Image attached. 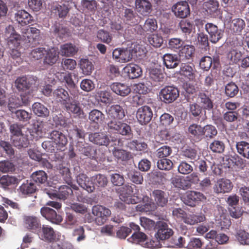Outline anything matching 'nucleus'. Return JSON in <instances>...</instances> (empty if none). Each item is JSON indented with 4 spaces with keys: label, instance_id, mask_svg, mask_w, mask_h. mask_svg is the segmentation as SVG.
<instances>
[{
    "label": "nucleus",
    "instance_id": "a19ab883",
    "mask_svg": "<svg viewBox=\"0 0 249 249\" xmlns=\"http://www.w3.org/2000/svg\"><path fill=\"white\" fill-rule=\"evenodd\" d=\"M195 51L194 46L192 45H185L182 46L179 51V56L182 59H190L193 56Z\"/></svg>",
    "mask_w": 249,
    "mask_h": 249
},
{
    "label": "nucleus",
    "instance_id": "423d86ee",
    "mask_svg": "<svg viewBox=\"0 0 249 249\" xmlns=\"http://www.w3.org/2000/svg\"><path fill=\"white\" fill-rule=\"evenodd\" d=\"M179 90L174 86H166L160 93V99L165 103H171L179 96Z\"/></svg>",
    "mask_w": 249,
    "mask_h": 249
},
{
    "label": "nucleus",
    "instance_id": "49530a36",
    "mask_svg": "<svg viewBox=\"0 0 249 249\" xmlns=\"http://www.w3.org/2000/svg\"><path fill=\"white\" fill-rule=\"evenodd\" d=\"M18 183L17 178L8 175L3 176L0 178V187L4 189H7L12 185Z\"/></svg>",
    "mask_w": 249,
    "mask_h": 249
},
{
    "label": "nucleus",
    "instance_id": "5701e85b",
    "mask_svg": "<svg viewBox=\"0 0 249 249\" xmlns=\"http://www.w3.org/2000/svg\"><path fill=\"white\" fill-rule=\"evenodd\" d=\"M49 197L51 198H58L65 200L73 194V191L71 187L67 185H62L59 188L58 191L55 193L47 192Z\"/></svg>",
    "mask_w": 249,
    "mask_h": 249
},
{
    "label": "nucleus",
    "instance_id": "0eeeda50",
    "mask_svg": "<svg viewBox=\"0 0 249 249\" xmlns=\"http://www.w3.org/2000/svg\"><path fill=\"white\" fill-rule=\"evenodd\" d=\"M24 227L29 231L36 233L41 228L40 219L34 215H25L23 218Z\"/></svg>",
    "mask_w": 249,
    "mask_h": 249
},
{
    "label": "nucleus",
    "instance_id": "774afa93",
    "mask_svg": "<svg viewBox=\"0 0 249 249\" xmlns=\"http://www.w3.org/2000/svg\"><path fill=\"white\" fill-rule=\"evenodd\" d=\"M124 20L129 25H134L137 24L136 16L131 9H126L124 12Z\"/></svg>",
    "mask_w": 249,
    "mask_h": 249
},
{
    "label": "nucleus",
    "instance_id": "c03bdc74",
    "mask_svg": "<svg viewBox=\"0 0 249 249\" xmlns=\"http://www.w3.org/2000/svg\"><path fill=\"white\" fill-rule=\"evenodd\" d=\"M31 178L33 181L38 185L45 183L48 179L47 174L43 170H38L33 172Z\"/></svg>",
    "mask_w": 249,
    "mask_h": 249
},
{
    "label": "nucleus",
    "instance_id": "c85d7f7f",
    "mask_svg": "<svg viewBox=\"0 0 249 249\" xmlns=\"http://www.w3.org/2000/svg\"><path fill=\"white\" fill-rule=\"evenodd\" d=\"M70 10V6L68 1H65L61 4H56L52 7L53 13L61 18L66 17Z\"/></svg>",
    "mask_w": 249,
    "mask_h": 249
},
{
    "label": "nucleus",
    "instance_id": "dca6fc26",
    "mask_svg": "<svg viewBox=\"0 0 249 249\" xmlns=\"http://www.w3.org/2000/svg\"><path fill=\"white\" fill-rule=\"evenodd\" d=\"M63 107L67 112L73 114L75 116L81 118L85 116L84 111L80 107V103L72 98Z\"/></svg>",
    "mask_w": 249,
    "mask_h": 249
},
{
    "label": "nucleus",
    "instance_id": "e2e57ef3",
    "mask_svg": "<svg viewBox=\"0 0 249 249\" xmlns=\"http://www.w3.org/2000/svg\"><path fill=\"white\" fill-rule=\"evenodd\" d=\"M96 95L99 98V100L103 103L107 104L112 102V97L109 91L99 90L97 92Z\"/></svg>",
    "mask_w": 249,
    "mask_h": 249
},
{
    "label": "nucleus",
    "instance_id": "412c9836",
    "mask_svg": "<svg viewBox=\"0 0 249 249\" xmlns=\"http://www.w3.org/2000/svg\"><path fill=\"white\" fill-rule=\"evenodd\" d=\"M152 196L154 198L155 204L158 207H164L168 202V195L161 190H154L152 191Z\"/></svg>",
    "mask_w": 249,
    "mask_h": 249
},
{
    "label": "nucleus",
    "instance_id": "b1692460",
    "mask_svg": "<svg viewBox=\"0 0 249 249\" xmlns=\"http://www.w3.org/2000/svg\"><path fill=\"white\" fill-rule=\"evenodd\" d=\"M53 96L56 102L64 106L72 98L66 89L58 88L53 92Z\"/></svg>",
    "mask_w": 249,
    "mask_h": 249
},
{
    "label": "nucleus",
    "instance_id": "6ab92c4d",
    "mask_svg": "<svg viewBox=\"0 0 249 249\" xmlns=\"http://www.w3.org/2000/svg\"><path fill=\"white\" fill-rule=\"evenodd\" d=\"M37 234L41 238L48 242H53L56 239V234L53 229L49 225H43Z\"/></svg>",
    "mask_w": 249,
    "mask_h": 249
},
{
    "label": "nucleus",
    "instance_id": "473e14b6",
    "mask_svg": "<svg viewBox=\"0 0 249 249\" xmlns=\"http://www.w3.org/2000/svg\"><path fill=\"white\" fill-rule=\"evenodd\" d=\"M142 200L146 203L143 205L139 204L136 207L137 211L140 212H151L156 209V204L151 201V198L148 196H143Z\"/></svg>",
    "mask_w": 249,
    "mask_h": 249
},
{
    "label": "nucleus",
    "instance_id": "4d7b16f0",
    "mask_svg": "<svg viewBox=\"0 0 249 249\" xmlns=\"http://www.w3.org/2000/svg\"><path fill=\"white\" fill-rule=\"evenodd\" d=\"M172 153V148L168 145H163L159 148L156 152V156L159 159L166 158Z\"/></svg>",
    "mask_w": 249,
    "mask_h": 249
},
{
    "label": "nucleus",
    "instance_id": "c9c22d12",
    "mask_svg": "<svg viewBox=\"0 0 249 249\" xmlns=\"http://www.w3.org/2000/svg\"><path fill=\"white\" fill-rule=\"evenodd\" d=\"M196 71L187 63H182L180 67V73L187 77L190 81H194L196 78Z\"/></svg>",
    "mask_w": 249,
    "mask_h": 249
},
{
    "label": "nucleus",
    "instance_id": "a211bd4d",
    "mask_svg": "<svg viewBox=\"0 0 249 249\" xmlns=\"http://www.w3.org/2000/svg\"><path fill=\"white\" fill-rule=\"evenodd\" d=\"M175 15L179 18H185L190 14L188 3L186 1H180L173 5L172 8Z\"/></svg>",
    "mask_w": 249,
    "mask_h": 249
},
{
    "label": "nucleus",
    "instance_id": "ea45409f",
    "mask_svg": "<svg viewBox=\"0 0 249 249\" xmlns=\"http://www.w3.org/2000/svg\"><path fill=\"white\" fill-rule=\"evenodd\" d=\"M89 119L91 122L98 124V128L99 124H101L104 120L105 115L100 110L94 109L89 113Z\"/></svg>",
    "mask_w": 249,
    "mask_h": 249
},
{
    "label": "nucleus",
    "instance_id": "680f3d73",
    "mask_svg": "<svg viewBox=\"0 0 249 249\" xmlns=\"http://www.w3.org/2000/svg\"><path fill=\"white\" fill-rule=\"evenodd\" d=\"M217 134V130L214 126L207 124L203 126V138L212 139Z\"/></svg>",
    "mask_w": 249,
    "mask_h": 249
},
{
    "label": "nucleus",
    "instance_id": "4468645a",
    "mask_svg": "<svg viewBox=\"0 0 249 249\" xmlns=\"http://www.w3.org/2000/svg\"><path fill=\"white\" fill-rule=\"evenodd\" d=\"M41 215L52 223L58 224L62 221V217L57 213L53 209L47 207H43L40 210Z\"/></svg>",
    "mask_w": 249,
    "mask_h": 249
},
{
    "label": "nucleus",
    "instance_id": "8fccbe9b",
    "mask_svg": "<svg viewBox=\"0 0 249 249\" xmlns=\"http://www.w3.org/2000/svg\"><path fill=\"white\" fill-rule=\"evenodd\" d=\"M79 65L83 73L86 75H90L94 69L92 62L88 59H81Z\"/></svg>",
    "mask_w": 249,
    "mask_h": 249
},
{
    "label": "nucleus",
    "instance_id": "7ed1b4c3",
    "mask_svg": "<svg viewBox=\"0 0 249 249\" xmlns=\"http://www.w3.org/2000/svg\"><path fill=\"white\" fill-rule=\"evenodd\" d=\"M145 53V50L142 46L132 43L126 48H122L121 50V59L119 60V62L124 63L130 61L134 55L141 56Z\"/></svg>",
    "mask_w": 249,
    "mask_h": 249
},
{
    "label": "nucleus",
    "instance_id": "a878e982",
    "mask_svg": "<svg viewBox=\"0 0 249 249\" xmlns=\"http://www.w3.org/2000/svg\"><path fill=\"white\" fill-rule=\"evenodd\" d=\"M15 20L21 26H25L34 21L33 17L24 10H18L15 14Z\"/></svg>",
    "mask_w": 249,
    "mask_h": 249
},
{
    "label": "nucleus",
    "instance_id": "f03ea898",
    "mask_svg": "<svg viewBox=\"0 0 249 249\" xmlns=\"http://www.w3.org/2000/svg\"><path fill=\"white\" fill-rule=\"evenodd\" d=\"M109 131L111 132L126 136L129 138L133 136V132L130 125L124 122L109 120L107 123Z\"/></svg>",
    "mask_w": 249,
    "mask_h": 249
},
{
    "label": "nucleus",
    "instance_id": "f704fd0d",
    "mask_svg": "<svg viewBox=\"0 0 249 249\" xmlns=\"http://www.w3.org/2000/svg\"><path fill=\"white\" fill-rule=\"evenodd\" d=\"M11 140L14 146L18 149L27 147L29 144L28 136L25 134L11 137Z\"/></svg>",
    "mask_w": 249,
    "mask_h": 249
},
{
    "label": "nucleus",
    "instance_id": "69168bd1",
    "mask_svg": "<svg viewBox=\"0 0 249 249\" xmlns=\"http://www.w3.org/2000/svg\"><path fill=\"white\" fill-rule=\"evenodd\" d=\"M91 179L94 181V185L95 184L99 187H104L107 185L108 183L107 178L101 174L93 176Z\"/></svg>",
    "mask_w": 249,
    "mask_h": 249
},
{
    "label": "nucleus",
    "instance_id": "c756f323",
    "mask_svg": "<svg viewBox=\"0 0 249 249\" xmlns=\"http://www.w3.org/2000/svg\"><path fill=\"white\" fill-rule=\"evenodd\" d=\"M32 80L25 76L18 77L15 81V86L18 91L29 90L32 87Z\"/></svg>",
    "mask_w": 249,
    "mask_h": 249
},
{
    "label": "nucleus",
    "instance_id": "f257e3e1",
    "mask_svg": "<svg viewBox=\"0 0 249 249\" xmlns=\"http://www.w3.org/2000/svg\"><path fill=\"white\" fill-rule=\"evenodd\" d=\"M155 228L157 230L155 237L158 241H152V245L155 248H160L161 245L159 241L168 239L173 235L174 231L165 222L162 221L156 223Z\"/></svg>",
    "mask_w": 249,
    "mask_h": 249
},
{
    "label": "nucleus",
    "instance_id": "6e6d98bb",
    "mask_svg": "<svg viewBox=\"0 0 249 249\" xmlns=\"http://www.w3.org/2000/svg\"><path fill=\"white\" fill-rule=\"evenodd\" d=\"M97 37L100 41L107 44H110L112 40V36L110 34L103 29H100L97 32Z\"/></svg>",
    "mask_w": 249,
    "mask_h": 249
},
{
    "label": "nucleus",
    "instance_id": "37998d69",
    "mask_svg": "<svg viewBox=\"0 0 249 249\" xmlns=\"http://www.w3.org/2000/svg\"><path fill=\"white\" fill-rule=\"evenodd\" d=\"M178 28L185 35H189L195 29V26L192 21L186 19L181 20L178 23Z\"/></svg>",
    "mask_w": 249,
    "mask_h": 249
},
{
    "label": "nucleus",
    "instance_id": "ddd939ff",
    "mask_svg": "<svg viewBox=\"0 0 249 249\" xmlns=\"http://www.w3.org/2000/svg\"><path fill=\"white\" fill-rule=\"evenodd\" d=\"M89 141L99 146H107L110 143L108 136L103 132L91 133L89 135Z\"/></svg>",
    "mask_w": 249,
    "mask_h": 249
},
{
    "label": "nucleus",
    "instance_id": "cd10ccee",
    "mask_svg": "<svg viewBox=\"0 0 249 249\" xmlns=\"http://www.w3.org/2000/svg\"><path fill=\"white\" fill-rule=\"evenodd\" d=\"M219 4L217 0H209L203 4V8L212 16H218L219 12Z\"/></svg>",
    "mask_w": 249,
    "mask_h": 249
},
{
    "label": "nucleus",
    "instance_id": "864d4df0",
    "mask_svg": "<svg viewBox=\"0 0 249 249\" xmlns=\"http://www.w3.org/2000/svg\"><path fill=\"white\" fill-rule=\"evenodd\" d=\"M128 146L132 150L145 151L148 149L147 144L144 142H139L137 140H133L128 143Z\"/></svg>",
    "mask_w": 249,
    "mask_h": 249
},
{
    "label": "nucleus",
    "instance_id": "13d9d810",
    "mask_svg": "<svg viewBox=\"0 0 249 249\" xmlns=\"http://www.w3.org/2000/svg\"><path fill=\"white\" fill-rule=\"evenodd\" d=\"M19 189L22 194L28 195L35 193L36 190V187L33 183L27 180L26 182L22 184Z\"/></svg>",
    "mask_w": 249,
    "mask_h": 249
},
{
    "label": "nucleus",
    "instance_id": "aec40b11",
    "mask_svg": "<svg viewBox=\"0 0 249 249\" xmlns=\"http://www.w3.org/2000/svg\"><path fill=\"white\" fill-rule=\"evenodd\" d=\"M92 213L97 218H101V221H99L98 223L100 225L103 224L111 214V211L109 209L99 205L92 207Z\"/></svg>",
    "mask_w": 249,
    "mask_h": 249
},
{
    "label": "nucleus",
    "instance_id": "79ce46f5",
    "mask_svg": "<svg viewBox=\"0 0 249 249\" xmlns=\"http://www.w3.org/2000/svg\"><path fill=\"white\" fill-rule=\"evenodd\" d=\"M82 145L83 147L79 146V151L81 153L88 158L96 160V149L93 146L88 144H82Z\"/></svg>",
    "mask_w": 249,
    "mask_h": 249
},
{
    "label": "nucleus",
    "instance_id": "603ef678",
    "mask_svg": "<svg viewBox=\"0 0 249 249\" xmlns=\"http://www.w3.org/2000/svg\"><path fill=\"white\" fill-rule=\"evenodd\" d=\"M52 32L60 38H63L68 35L69 30L59 23H55L51 28Z\"/></svg>",
    "mask_w": 249,
    "mask_h": 249
},
{
    "label": "nucleus",
    "instance_id": "5fc2aeb1",
    "mask_svg": "<svg viewBox=\"0 0 249 249\" xmlns=\"http://www.w3.org/2000/svg\"><path fill=\"white\" fill-rule=\"evenodd\" d=\"M245 27V22L241 18H235L232 20L231 25V30L236 33H240Z\"/></svg>",
    "mask_w": 249,
    "mask_h": 249
},
{
    "label": "nucleus",
    "instance_id": "f3484780",
    "mask_svg": "<svg viewBox=\"0 0 249 249\" xmlns=\"http://www.w3.org/2000/svg\"><path fill=\"white\" fill-rule=\"evenodd\" d=\"M205 29L210 36V41L213 43L217 42L223 35L222 31L212 23L206 24Z\"/></svg>",
    "mask_w": 249,
    "mask_h": 249
},
{
    "label": "nucleus",
    "instance_id": "58836bf2",
    "mask_svg": "<svg viewBox=\"0 0 249 249\" xmlns=\"http://www.w3.org/2000/svg\"><path fill=\"white\" fill-rule=\"evenodd\" d=\"M205 216L204 214H186L183 221L190 225H193L198 223L203 222L205 220Z\"/></svg>",
    "mask_w": 249,
    "mask_h": 249
},
{
    "label": "nucleus",
    "instance_id": "39448f33",
    "mask_svg": "<svg viewBox=\"0 0 249 249\" xmlns=\"http://www.w3.org/2000/svg\"><path fill=\"white\" fill-rule=\"evenodd\" d=\"M197 102L204 110L210 111L213 108V101L208 90L201 89L199 91L197 94Z\"/></svg>",
    "mask_w": 249,
    "mask_h": 249
},
{
    "label": "nucleus",
    "instance_id": "9b49d317",
    "mask_svg": "<svg viewBox=\"0 0 249 249\" xmlns=\"http://www.w3.org/2000/svg\"><path fill=\"white\" fill-rule=\"evenodd\" d=\"M107 114L110 120L119 121L125 116V113L123 107L119 105H113L107 110Z\"/></svg>",
    "mask_w": 249,
    "mask_h": 249
},
{
    "label": "nucleus",
    "instance_id": "de8ad7c7",
    "mask_svg": "<svg viewBox=\"0 0 249 249\" xmlns=\"http://www.w3.org/2000/svg\"><path fill=\"white\" fill-rule=\"evenodd\" d=\"M77 51L78 48L72 43H66L61 46V53L62 55L73 56Z\"/></svg>",
    "mask_w": 249,
    "mask_h": 249
},
{
    "label": "nucleus",
    "instance_id": "f8f14e48",
    "mask_svg": "<svg viewBox=\"0 0 249 249\" xmlns=\"http://www.w3.org/2000/svg\"><path fill=\"white\" fill-rule=\"evenodd\" d=\"M206 198L204 195L200 192L191 191L186 192L183 197L184 203L190 206L194 207L196 203L202 201Z\"/></svg>",
    "mask_w": 249,
    "mask_h": 249
},
{
    "label": "nucleus",
    "instance_id": "2eb2a0df",
    "mask_svg": "<svg viewBox=\"0 0 249 249\" xmlns=\"http://www.w3.org/2000/svg\"><path fill=\"white\" fill-rule=\"evenodd\" d=\"M233 185L230 179L220 178L218 179L213 186V191L216 194H225L229 193L232 189Z\"/></svg>",
    "mask_w": 249,
    "mask_h": 249
},
{
    "label": "nucleus",
    "instance_id": "20e7f679",
    "mask_svg": "<svg viewBox=\"0 0 249 249\" xmlns=\"http://www.w3.org/2000/svg\"><path fill=\"white\" fill-rule=\"evenodd\" d=\"M22 39L28 46L34 47L39 43L40 31L35 27H29L21 29Z\"/></svg>",
    "mask_w": 249,
    "mask_h": 249
},
{
    "label": "nucleus",
    "instance_id": "6e6552de",
    "mask_svg": "<svg viewBox=\"0 0 249 249\" xmlns=\"http://www.w3.org/2000/svg\"><path fill=\"white\" fill-rule=\"evenodd\" d=\"M5 34L6 36L9 35L7 39V44L9 48L19 47L22 37L16 32L12 25H9L6 28Z\"/></svg>",
    "mask_w": 249,
    "mask_h": 249
},
{
    "label": "nucleus",
    "instance_id": "09e8293b",
    "mask_svg": "<svg viewBox=\"0 0 249 249\" xmlns=\"http://www.w3.org/2000/svg\"><path fill=\"white\" fill-rule=\"evenodd\" d=\"M172 183L177 188L182 190H187L190 187V183L188 182L186 177H178L172 180Z\"/></svg>",
    "mask_w": 249,
    "mask_h": 249
},
{
    "label": "nucleus",
    "instance_id": "338daca9",
    "mask_svg": "<svg viewBox=\"0 0 249 249\" xmlns=\"http://www.w3.org/2000/svg\"><path fill=\"white\" fill-rule=\"evenodd\" d=\"M225 148V143L222 141L214 140L210 144V149L214 153H221L224 151Z\"/></svg>",
    "mask_w": 249,
    "mask_h": 249
},
{
    "label": "nucleus",
    "instance_id": "0e129e2a",
    "mask_svg": "<svg viewBox=\"0 0 249 249\" xmlns=\"http://www.w3.org/2000/svg\"><path fill=\"white\" fill-rule=\"evenodd\" d=\"M157 28L156 20L154 18H148L145 20L142 29L144 32H153L156 31Z\"/></svg>",
    "mask_w": 249,
    "mask_h": 249
},
{
    "label": "nucleus",
    "instance_id": "7c9ffc66",
    "mask_svg": "<svg viewBox=\"0 0 249 249\" xmlns=\"http://www.w3.org/2000/svg\"><path fill=\"white\" fill-rule=\"evenodd\" d=\"M124 71L127 73L129 78L131 79L138 78L142 74L141 68L134 64H128L124 68Z\"/></svg>",
    "mask_w": 249,
    "mask_h": 249
},
{
    "label": "nucleus",
    "instance_id": "393cba45",
    "mask_svg": "<svg viewBox=\"0 0 249 249\" xmlns=\"http://www.w3.org/2000/svg\"><path fill=\"white\" fill-rule=\"evenodd\" d=\"M135 9L142 16L148 15L152 11V4L148 0H135Z\"/></svg>",
    "mask_w": 249,
    "mask_h": 249
},
{
    "label": "nucleus",
    "instance_id": "e433bc0d",
    "mask_svg": "<svg viewBox=\"0 0 249 249\" xmlns=\"http://www.w3.org/2000/svg\"><path fill=\"white\" fill-rule=\"evenodd\" d=\"M32 110L34 113L37 116L41 117H47L50 114V111L43 104L36 102L32 105Z\"/></svg>",
    "mask_w": 249,
    "mask_h": 249
},
{
    "label": "nucleus",
    "instance_id": "bf43d9fd",
    "mask_svg": "<svg viewBox=\"0 0 249 249\" xmlns=\"http://www.w3.org/2000/svg\"><path fill=\"white\" fill-rule=\"evenodd\" d=\"M239 92L237 86L233 82H230L226 85L225 88L226 95L231 98L234 97Z\"/></svg>",
    "mask_w": 249,
    "mask_h": 249
},
{
    "label": "nucleus",
    "instance_id": "4be33fe9",
    "mask_svg": "<svg viewBox=\"0 0 249 249\" xmlns=\"http://www.w3.org/2000/svg\"><path fill=\"white\" fill-rule=\"evenodd\" d=\"M243 55V53L237 49H231L226 54V63L230 65L238 64Z\"/></svg>",
    "mask_w": 249,
    "mask_h": 249
},
{
    "label": "nucleus",
    "instance_id": "a18cd8bd",
    "mask_svg": "<svg viewBox=\"0 0 249 249\" xmlns=\"http://www.w3.org/2000/svg\"><path fill=\"white\" fill-rule=\"evenodd\" d=\"M236 148L237 152L242 157L249 159V143L245 141L236 142Z\"/></svg>",
    "mask_w": 249,
    "mask_h": 249
},
{
    "label": "nucleus",
    "instance_id": "4c0bfd02",
    "mask_svg": "<svg viewBox=\"0 0 249 249\" xmlns=\"http://www.w3.org/2000/svg\"><path fill=\"white\" fill-rule=\"evenodd\" d=\"M163 61L165 66L168 69L176 68L179 62L176 55L170 53H166L163 55Z\"/></svg>",
    "mask_w": 249,
    "mask_h": 249
},
{
    "label": "nucleus",
    "instance_id": "2f4dec72",
    "mask_svg": "<svg viewBox=\"0 0 249 249\" xmlns=\"http://www.w3.org/2000/svg\"><path fill=\"white\" fill-rule=\"evenodd\" d=\"M188 133L195 140L200 141L203 138V127L200 124H193L188 128Z\"/></svg>",
    "mask_w": 249,
    "mask_h": 249
},
{
    "label": "nucleus",
    "instance_id": "bb28decb",
    "mask_svg": "<svg viewBox=\"0 0 249 249\" xmlns=\"http://www.w3.org/2000/svg\"><path fill=\"white\" fill-rule=\"evenodd\" d=\"M110 87L113 92L122 97L127 96L131 92L130 87L124 83L114 82Z\"/></svg>",
    "mask_w": 249,
    "mask_h": 249
},
{
    "label": "nucleus",
    "instance_id": "3c124183",
    "mask_svg": "<svg viewBox=\"0 0 249 249\" xmlns=\"http://www.w3.org/2000/svg\"><path fill=\"white\" fill-rule=\"evenodd\" d=\"M43 128L42 122L36 121L33 124L32 127L30 129V133L34 138L37 139L42 135Z\"/></svg>",
    "mask_w": 249,
    "mask_h": 249
},
{
    "label": "nucleus",
    "instance_id": "1a4fd4ad",
    "mask_svg": "<svg viewBox=\"0 0 249 249\" xmlns=\"http://www.w3.org/2000/svg\"><path fill=\"white\" fill-rule=\"evenodd\" d=\"M138 121L141 124L148 123L153 117V111L150 107L143 106L140 107L136 113Z\"/></svg>",
    "mask_w": 249,
    "mask_h": 249
},
{
    "label": "nucleus",
    "instance_id": "72a5a7b5",
    "mask_svg": "<svg viewBox=\"0 0 249 249\" xmlns=\"http://www.w3.org/2000/svg\"><path fill=\"white\" fill-rule=\"evenodd\" d=\"M43 57L44 64L53 65L56 62L58 59V53L54 48L46 50Z\"/></svg>",
    "mask_w": 249,
    "mask_h": 249
},
{
    "label": "nucleus",
    "instance_id": "052dcab7",
    "mask_svg": "<svg viewBox=\"0 0 249 249\" xmlns=\"http://www.w3.org/2000/svg\"><path fill=\"white\" fill-rule=\"evenodd\" d=\"M147 235L142 232L135 231L129 240L133 243L141 244L146 241Z\"/></svg>",
    "mask_w": 249,
    "mask_h": 249
},
{
    "label": "nucleus",
    "instance_id": "9d476101",
    "mask_svg": "<svg viewBox=\"0 0 249 249\" xmlns=\"http://www.w3.org/2000/svg\"><path fill=\"white\" fill-rule=\"evenodd\" d=\"M49 138L56 143L60 151L65 150L68 143V139L62 132L58 130H53L49 133Z\"/></svg>",
    "mask_w": 249,
    "mask_h": 249
}]
</instances>
